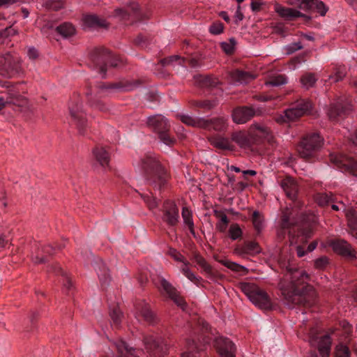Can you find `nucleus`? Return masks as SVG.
I'll return each mask as SVG.
<instances>
[{"instance_id": "f257e3e1", "label": "nucleus", "mask_w": 357, "mask_h": 357, "mask_svg": "<svg viewBox=\"0 0 357 357\" xmlns=\"http://www.w3.org/2000/svg\"><path fill=\"white\" fill-rule=\"evenodd\" d=\"M279 265L284 273L288 286H281L282 294L290 307L303 306L310 307L317 303V294L314 287L307 283L309 275L306 272L294 267L289 261L280 259Z\"/></svg>"}, {"instance_id": "f03ea898", "label": "nucleus", "mask_w": 357, "mask_h": 357, "mask_svg": "<svg viewBox=\"0 0 357 357\" xmlns=\"http://www.w3.org/2000/svg\"><path fill=\"white\" fill-rule=\"evenodd\" d=\"M141 164L148 185L155 191L165 190L168 185L169 174L158 159L151 155H146Z\"/></svg>"}, {"instance_id": "7ed1b4c3", "label": "nucleus", "mask_w": 357, "mask_h": 357, "mask_svg": "<svg viewBox=\"0 0 357 357\" xmlns=\"http://www.w3.org/2000/svg\"><path fill=\"white\" fill-rule=\"evenodd\" d=\"M291 213L287 209L282 212L280 228L278 230V238L280 241L286 238L291 243H298L311 237L312 230L310 228L303 229L291 218Z\"/></svg>"}, {"instance_id": "20e7f679", "label": "nucleus", "mask_w": 357, "mask_h": 357, "mask_svg": "<svg viewBox=\"0 0 357 357\" xmlns=\"http://www.w3.org/2000/svg\"><path fill=\"white\" fill-rule=\"evenodd\" d=\"M137 85H138V82L135 83L128 81H120L114 83L99 82L94 86L90 84L86 94L92 105L101 111H104L105 106L103 104L96 100L95 98H101L114 92L131 91Z\"/></svg>"}, {"instance_id": "39448f33", "label": "nucleus", "mask_w": 357, "mask_h": 357, "mask_svg": "<svg viewBox=\"0 0 357 357\" xmlns=\"http://www.w3.org/2000/svg\"><path fill=\"white\" fill-rule=\"evenodd\" d=\"M90 68L96 70L102 78L105 77L107 67H117L121 59L114 56L107 49L98 47L93 50L90 54Z\"/></svg>"}, {"instance_id": "423d86ee", "label": "nucleus", "mask_w": 357, "mask_h": 357, "mask_svg": "<svg viewBox=\"0 0 357 357\" xmlns=\"http://www.w3.org/2000/svg\"><path fill=\"white\" fill-rule=\"evenodd\" d=\"M146 125L158 139L167 146H172L176 142L168 119L161 114L147 118Z\"/></svg>"}, {"instance_id": "0eeeda50", "label": "nucleus", "mask_w": 357, "mask_h": 357, "mask_svg": "<svg viewBox=\"0 0 357 357\" xmlns=\"http://www.w3.org/2000/svg\"><path fill=\"white\" fill-rule=\"evenodd\" d=\"M324 139L317 132H308L303 136L296 150L299 156L308 162H314L323 145Z\"/></svg>"}, {"instance_id": "6e6552de", "label": "nucleus", "mask_w": 357, "mask_h": 357, "mask_svg": "<svg viewBox=\"0 0 357 357\" xmlns=\"http://www.w3.org/2000/svg\"><path fill=\"white\" fill-rule=\"evenodd\" d=\"M269 130L267 127L255 124L252 126L249 130V134L243 131L233 132L231 135V141L236 143L242 148H250L254 144H257L259 140L268 137Z\"/></svg>"}, {"instance_id": "1a4fd4ad", "label": "nucleus", "mask_w": 357, "mask_h": 357, "mask_svg": "<svg viewBox=\"0 0 357 357\" xmlns=\"http://www.w3.org/2000/svg\"><path fill=\"white\" fill-rule=\"evenodd\" d=\"M239 288L256 306L265 310H270L273 308V303L269 296L256 284L250 282H241Z\"/></svg>"}, {"instance_id": "9d476101", "label": "nucleus", "mask_w": 357, "mask_h": 357, "mask_svg": "<svg viewBox=\"0 0 357 357\" xmlns=\"http://www.w3.org/2000/svg\"><path fill=\"white\" fill-rule=\"evenodd\" d=\"M178 117L185 124L192 127L201 128L207 130L217 132L225 131L227 128V120L224 118H213L206 120L202 118H194L188 114H178Z\"/></svg>"}, {"instance_id": "9b49d317", "label": "nucleus", "mask_w": 357, "mask_h": 357, "mask_svg": "<svg viewBox=\"0 0 357 357\" xmlns=\"http://www.w3.org/2000/svg\"><path fill=\"white\" fill-rule=\"evenodd\" d=\"M113 16L127 25L138 22H142L149 17L148 14L134 1L130 2L126 8L115 9Z\"/></svg>"}, {"instance_id": "f8f14e48", "label": "nucleus", "mask_w": 357, "mask_h": 357, "mask_svg": "<svg viewBox=\"0 0 357 357\" xmlns=\"http://www.w3.org/2000/svg\"><path fill=\"white\" fill-rule=\"evenodd\" d=\"M312 103L305 99H300L292 103L291 107L284 112V114L276 116L275 121L279 123L294 121L310 112Z\"/></svg>"}, {"instance_id": "ddd939ff", "label": "nucleus", "mask_w": 357, "mask_h": 357, "mask_svg": "<svg viewBox=\"0 0 357 357\" xmlns=\"http://www.w3.org/2000/svg\"><path fill=\"white\" fill-rule=\"evenodd\" d=\"M143 342L150 357H165L168 350L167 344L162 340L152 334L143 335Z\"/></svg>"}, {"instance_id": "4468645a", "label": "nucleus", "mask_w": 357, "mask_h": 357, "mask_svg": "<svg viewBox=\"0 0 357 357\" xmlns=\"http://www.w3.org/2000/svg\"><path fill=\"white\" fill-rule=\"evenodd\" d=\"M351 109V100L346 96H342L336 102L331 105L327 114L331 121L339 122L348 115Z\"/></svg>"}, {"instance_id": "2eb2a0df", "label": "nucleus", "mask_w": 357, "mask_h": 357, "mask_svg": "<svg viewBox=\"0 0 357 357\" xmlns=\"http://www.w3.org/2000/svg\"><path fill=\"white\" fill-rule=\"evenodd\" d=\"M330 162L342 172H347L357 176V158L344 153H331Z\"/></svg>"}, {"instance_id": "dca6fc26", "label": "nucleus", "mask_w": 357, "mask_h": 357, "mask_svg": "<svg viewBox=\"0 0 357 357\" xmlns=\"http://www.w3.org/2000/svg\"><path fill=\"white\" fill-rule=\"evenodd\" d=\"M280 185L291 202L289 206L292 208H301L302 203L298 198L299 185L297 181L291 176H286L280 180Z\"/></svg>"}, {"instance_id": "f3484780", "label": "nucleus", "mask_w": 357, "mask_h": 357, "mask_svg": "<svg viewBox=\"0 0 357 357\" xmlns=\"http://www.w3.org/2000/svg\"><path fill=\"white\" fill-rule=\"evenodd\" d=\"M195 84L200 88L205 89L215 96H221L222 83L217 77L211 75H199L194 77Z\"/></svg>"}, {"instance_id": "a211bd4d", "label": "nucleus", "mask_w": 357, "mask_h": 357, "mask_svg": "<svg viewBox=\"0 0 357 357\" xmlns=\"http://www.w3.org/2000/svg\"><path fill=\"white\" fill-rule=\"evenodd\" d=\"M69 110L72 119L77 126L79 134L84 135V130L87 126V123L85 119V113L82 109L78 98L71 100L69 105Z\"/></svg>"}, {"instance_id": "6ab92c4d", "label": "nucleus", "mask_w": 357, "mask_h": 357, "mask_svg": "<svg viewBox=\"0 0 357 357\" xmlns=\"http://www.w3.org/2000/svg\"><path fill=\"white\" fill-rule=\"evenodd\" d=\"M135 317L139 321H144L153 325L157 322V317L151 310L149 303L144 301H138L135 303Z\"/></svg>"}, {"instance_id": "aec40b11", "label": "nucleus", "mask_w": 357, "mask_h": 357, "mask_svg": "<svg viewBox=\"0 0 357 357\" xmlns=\"http://www.w3.org/2000/svg\"><path fill=\"white\" fill-rule=\"evenodd\" d=\"M158 287L162 294H165L170 299H172L175 304L178 307L185 309L186 303L184 299L178 294L176 289L165 279L161 278L159 280Z\"/></svg>"}, {"instance_id": "412c9836", "label": "nucleus", "mask_w": 357, "mask_h": 357, "mask_svg": "<svg viewBox=\"0 0 357 357\" xmlns=\"http://www.w3.org/2000/svg\"><path fill=\"white\" fill-rule=\"evenodd\" d=\"M179 211L176 204L167 200L163 204L162 220L170 227H175L179 222Z\"/></svg>"}, {"instance_id": "4be33fe9", "label": "nucleus", "mask_w": 357, "mask_h": 357, "mask_svg": "<svg viewBox=\"0 0 357 357\" xmlns=\"http://www.w3.org/2000/svg\"><path fill=\"white\" fill-rule=\"evenodd\" d=\"M214 347L220 357H236V346L227 337H215Z\"/></svg>"}, {"instance_id": "5701e85b", "label": "nucleus", "mask_w": 357, "mask_h": 357, "mask_svg": "<svg viewBox=\"0 0 357 357\" xmlns=\"http://www.w3.org/2000/svg\"><path fill=\"white\" fill-rule=\"evenodd\" d=\"M26 104V100L20 94L16 86L10 87L6 94V98L0 97V111L7 105L23 107Z\"/></svg>"}, {"instance_id": "b1692460", "label": "nucleus", "mask_w": 357, "mask_h": 357, "mask_svg": "<svg viewBox=\"0 0 357 357\" xmlns=\"http://www.w3.org/2000/svg\"><path fill=\"white\" fill-rule=\"evenodd\" d=\"M0 66L9 76H13L20 71L19 59L10 53L0 57Z\"/></svg>"}, {"instance_id": "393cba45", "label": "nucleus", "mask_w": 357, "mask_h": 357, "mask_svg": "<svg viewBox=\"0 0 357 357\" xmlns=\"http://www.w3.org/2000/svg\"><path fill=\"white\" fill-rule=\"evenodd\" d=\"M118 357H142V349L130 347L122 339H117L113 342Z\"/></svg>"}, {"instance_id": "a878e982", "label": "nucleus", "mask_w": 357, "mask_h": 357, "mask_svg": "<svg viewBox=\"0 0 357 357\" xmlns=\"http://www.w3.org/2000/svg\"><path fill=\"white\" fill-rule=\"evenodd\" d=\"M193 260L205 272L207 278L210 280L218 282L224 279V275L214 271L212 266L202 256L195 255Z\"/></svg>"}, {"instance_id": "bb28decb", "label": "nucleus", "mask_w": 357, "mask_h": 357, "mask_svg": "<svg viewBox=\"0 0 357 357\" xmlns=\"http://www.w3.org/2000/svg\"><path fill=\"white\" fill-rule=\"evenodd\" d=\"M255 114L256 111L252 107H237L233 110L232 119L235 123L243 124L250 121Z\"/></svg>"}, {"instance_id": "cd10ccee", "label": "nucleus", "mask_w": 357, "mask_h": 357, "mask_svg": "<svg viewBox=\"0 0 357 357\" xmlns=\"http://www.w3.org/2000/svg\"><path fill=\"white\" fill-rule=\"evenodd\" d=\"M174 63L185 66L188 64L192 68H198L199 66V62L195 58L185 59L178 56H171L160 61L162 66H174Z\"/></svg>"}, {"instance_id": "c85d7f7f", "label": "nucleus", "mask_w": 357, "mask_h": 357, "mask_svg": "<svg viewBox=\"0 0 357 357\" xmlns=\"http://www.w3.org/2000/svg\"><path fill=\"white\" fill-rule=\"evenodd\" d=\"M331 245L334 251L348 259L356 258L355 252L351 249L350 244L342 239H335L331 241Z\"/></svg>"}, {"instance_id": "c756f323", "label": "nucleus", "mask_w": 357, "mask_h": 357, "mask_svg": "<svg viewBox=\"0 0 357 357\" xmlns=\"http://www.w3.org/2000/svg\"><path fill=\"white\" fill-rule=\"evenodd\" d=\"M209 141L213 146L222 151H233L235 149V146L228 138L220 135L211 137Z\"/></svg>"}, {"instance_id": "7c9ffc66", "label": "nucleus", "mask_w": 357, "mask_h": 357, "mask_svg": "<svg viewBox=\"0 0 357 357\" xmlns=\"http://www.w3.org/2000/svg\"><path fill=\"white\" fill-rule=\"evenodd\" d=\"M95 264V268L97 271L101 286L102 288H105L110 282L108 269L106 267L105 264L100 258L97 259Z\"/></svg>"}, {"instance_id": "2f4dec72", "label": "nucleus", "mask_w": 357, "mask_h": 357, "mask_svg": "<svg viewBox=\"0 0 357 357\" xmlns=\"http://www.w3.org/2000/svg\"><path fill=\"white\" fill-rule=\"evenodd\" d=\"M232 81L241 84H247L255 78V75L249 72L236 69L230 73Z\"/></svg>"}, {"instance_id": "473e14b6", "label": "nucleus", "mask_w": 357, "mask_h": 357, "mask_svg": "<svg viewBox=\"0 0 357 357\" xmlns=\"http://www.w3.org/2000/svg\"><path fill=\"white\" fill-rule=\"evenodd\" d=\"M84 24L92 28H107L108 23L103 18L95 14L86 15L83 18Z\"/></svg>"}, {"instance_id": "72a5a7b5", "label": "nucleus", "mask_w": 357, "mask_h": 357, "mask_svg": "<svg viewBox=\"0 0 357 357\" xmlns=\"http://www.w3.org/2000/svg\"><path fill=\"white\" fill-rule=\"evenodd\" d=\"M93 154L96 160L101 167L105 168L109 165V155L108 151L104 147H96L93 151Z\"/></svg>"}, {"instance_id": "f704fd0d", "label": "nucleus", "mask_w": 357, "mask_h": 357, "mask_svg": "<svg viewBox=\"0 0 357 357\" xmlns=\"http://www.w3.org/2000/svg\"><path fill=\"white\" fill-rule=\"evenodd\" d=\"M276 12L280 16L287 20H292L303 16V14L300 11L283 6L277 8Z\"/></svg>"}, {"instance_id": "c9c22d12", "label": "nucleus", "mask_w": 357, "mask_h": 357, "mask_svg": "<svg viewBox=\"0 0 357 357\" xmlns=\"http://www.w3.org/2000/svg\"><path fill=\"white\" fill-rule=\"evenodd\" d=\"M109 316L112 321V326L115 328L120 327L123 314L118 305H113L109 307Z\"/></svg>"}, {"instance_id": "e433bc0d", "label": "nucleus", "mask_w": 357, "mask_h": 357, "mask_svg": "<svg viewBox=\"0 0 357 357\" xmlns=\"http://www.w3.org/2000/svg\"><path fill=\"white\" fill-rule=\"evenodd\" d=\"M181 215L183 219V222L188 227L190 234L195 236V225L192 220V212L187 207H183L182 208Z\"/></svg>"}, {"instance_id": "4c0bfd02", "label": "nucleus", "mask_w": 357, "mask_h": 357, "mask_svg": "<svg viewBox=\"0 0 357 357\" xmlns=\"http://www.w3.org/2000/svg\"><path fill=\"white\" fill-rule=\"evenodd\" d=\"M56 31L63 38H68L75 33V26L70 22H63L56 28Z\"/></svg>"}, {"instance_id": "58836bf2", "label": "nucleus", "mask_w": 357, "mask_h": 357, "mask_svg": "<svg viewBox=\"0 0 357 357\" xmlns=\"http://www.w3.org/2000/svg\"><path fill=\"white\" fill-rule=\"evenodd\" d=\"M215 260L233 271L242 274H244L247 272V269L244 266H241L235 262L231 261L227 259H218L216 257Z\"/></svg>"}, {"instance_id": "ea45409f", "label": "nucleus", "mask_w": 357, "mask_h": 357, "mask_svg": "<svg viewBox=\"0 0 357 357\" xmlns=\"http://www.w3.org/2000/svg\"><path fill=\"white\" fill-rule=\"evenodd\" d=\"M52 268L54 272L61 274L64 278L63 281V286L65 289L68 291L67 294H70V291L73 289V285L66 272H65L59 264L55 265Z\"/></svg>"}, {"instance_id": "a19ab883", "label": "nucleus", "mask_w": 357, "mask_h": 357, "mask_svg": "<svg viewBox=\"0 0 357 357\" xmlns=\"http://www.w3.org/2000/svg\"><path fill=\"white\" fill-rule=\"evenodd\" d=\"M253 226L259 234L264 227V218L259 211H255L251 215Z\"/></svg>"}, {"instance_id": "79ce46f5", "label": "nucleus", "mask_w": 357, "mask_h": 357, "mask_svg": "<svg viewBox=\"0 0 357 357\" xmlns=\"http://www.w3.org/2000/svg\"><path fill=\"white\" fill-rule=\"evenodd\" d=\"M185 344L187 351L182 354L181 357H197V354L200 349L198 348L195 341L188 339Z\"/></svg>"}, {"instance_id": "37998d69", "label": "nucleus", "mask_w": 357, "mask_h": 357, "mask_svg": "<svg viewBox=\"0 0 357 357\" xmlns=\"http://www.w3.org/2000/svg\"><path fill=\"white\" fill-rule=\"evenodd\" d=\"M54 248L50 245L43 247L41 250L38 251L35 259V263H45L47 261L46 255H51L54 251Z\"/></svg>"}, {"instance_id": "c03bdc74", "label": "nucleus", "mask_w": 357, "mask_h": 357, "mask_svg": "<svg viewBox=\"0 0 357 357\" xmlns=\"http://www.w3.org/2000/svg\"><path fill=\"white\" fill-rule=\"evenodd\" d=\"M243 252L248 254H256L260 252V248L258 243L255 241H245L241 247Z\"/></svg>"}, {"instance_id": "a18cd8bd", "label": "nucleus", "mask_w": 357, "mask_h": 357, "mask_svg": "<svg viewBox=\"0 0 357 357\" xmlns=\"http://www.w3.org/2000/svg\"><path fill=\"white\" fill-rule=\"evenodd\" d=\"M315 0H287L289 5L298 7L300 9L307 10L312 8V4Z\"/></svg>"}, {"instance_id": "49530a36", "label": "nucleus", "mask_w": 357, "mask_h": 357, "mask_svg": "<svg viewBox=\"0 0 357 357\" xmlns=\"http://www.w3.org/2000/svg\"><path fill=\"white\" fill-rule=\"evenodd\" d=\"M315 199L320 206H325L331 202H334V196L332 194L319 193L316 195Z\"/></svg>"}, {"instance_id": "de8ad7c7", "label": "nucleus", "mask_w": 357, "mask_h": 357, "mask_svg": "<svg viewBox=\"0 0 357 357\" xmlns=\"http://www.w3.org/2000/svg\"><path fill=\"white\" fill-rule=\"evenodd\" d=\"M287 83V78L283 75H277L271 76L269 79L266 82L268 85L273 86H278Z\"/></svg>"}, {"instance_id": "09e8293b", "label": "nucleus", "mask_w": 357, "mask_h": 357, "mask_svg": "<svg viewBox=\"0 0 357 357\" xmlns=\"http://www.w3.org/2000/svg\"><path fill=\"white\" fill-rule=\"evenodd\" d=\"M317 81V78L312 73H305L301 78L303 86L307 89L314 86Z\"/></svg>"}, {"instance_id": "8fccbe9b", "label": "nucleus", "mask_w": 357, "mask_h": 357, "mask_svg": "<svg viewBox=\"0 0 357 357\" xmlns=\"http://www.w3.org/2000/svg\"><path fill=\"white\" fill-rule=\"evenodd\" d=\"M242 234L243 231L238 224L234 223L230 225L229 229V234L232 240L235 241L241 238Z\"/></svg>"}, {"instance_id": "3c124183", "label": "nucleus", "mask_w": 357, "mask_h": 357, "mask_svg": "<svg viewBox=\"0 0 357 357\" xmlns=\"http://www.w3.org/2000/svg\"><path fill=\"white\" fill-rule=\"evenodd\" d=\"M192 105L204 110H209L215 105L214 100H195Z\"/></svg>"}, {"instance_id": "603ef678", "label": "nucleus", "mask_w": 357, "mask_h": 357, "mask_svg": "<svg viewBox=\"0 0 357 357\" xmlns=\"http://www.w3.org/2000/svg\"><path fill=\"white\" fill-rule=\"evenodd\" d=\"M350 351L349 348L342 343L337 344L335 350V357H349Z\"/></svg>"}, {"instance_id": "864d4df0", "label": "nucleus", "mask_w": 357, "mask_h": 357, "mask_svg": "<svg viewBox=\"0 0 357 357\" xmlns=\"http://www.w3.org/2000/svg\"><path fill=\"white\" fill-rule=\"evenodd\" d=\"M236 45V40L234 38H230L229 42L222 43L221 47L225 53L231 54L234 51Z\"/></svg>"}, {"instance_id": "5fc2aeb1", "label": "nucleus", "mask_w": 357, "mask_h": 357, "mask_svg": "<svg viewBox=\"0 0 357 357\" xmlns=\"http://www.w3.org/2000/svg\"><path fill=\"white\" fill-rule=\"evenodd\" d=\"M345 76V69L344 67H340L336 69V72L334 75L329 76L328 80L331 82H337L343 79Z\"/></svg>"}, {"instance_id": "6e6d98bb", "label": "nucleus", "mask_w": 357, "mask_h": 357, "mask_svg": "<svg viewBox=\"0 0 357 357\" xmlns=\"http://www.w3.org/2000/svg\"><path fill=\"white\" fill-rule=\"evenodd\" d=\"M317 245V242H315V241L312 242L310 245H307V250H305L303 246L298 245L296 247L297 255L299 257L304 256L307 252L313 251L316 248Z\"/></svg>"}, {"instance_id": "4d7b16f0", "label": "nucleus", "mask_w": 357, "mask_h": 357, "mask_svg": "<svg viewBox=\"0 0 357 357\" xmlns=\"http://www.w3.org/2000/svg\"><path fill=\"white\" fill-rule=\"evenodd\" d=\"M142 197L150 208H154L158 206V200L155 197L149 195H142Z\"/></svg>"}, {"instance_id": "13d9d810", "label": "nucleus", "mask_w": 357, "mask_h": 357, "mask_svg": "<svg viewBox=\"0 0 357 357\" xmlns=\"http://www.w3.org/2000/svg\"><path fill=\"white\" fill-rule=\"evenodd\" d=\"M149 43L148 38L142 34L139 35L135 40V44L142 48H146Z\"/></svg>"}, {"instance_id": "bf43d9fd", "label": "nucleus", "mask_w": 357, "mask_h": 357, "mask_svg": "<svg viewBox=\"0 0 357 357\" xmlns=\"http://www.w3.org/2000/svg\"><path fill=\"white\" fill-rule=\"evenodd\" d=\"M313 6H315L317 12L319 13L320 15L322 16L325 15L326 12L328 11V8L324 3L323 1H318L315 0L314 2L312 4V8L313 7Z\"/></svg>"}, {"instance_id": "052dcab7", "label": "nucleus", "mask_w": 357, "mask_h": 357, "mask_svg": "<svg viewBox=\"0 0 357 357\" xmlns=\"http://www.w3.org/2000/svg\"><path fill=\"white\" fill-rule=\"evenodd\" d=\"M224 26L221 22H215L210 26V32L213 34H220L223 31Z\"/></svg>"}, {"instance_id": "680f3d73", "label": "nucleus", "mask_w": 357, "mask_h": 357, "mask_svg": "<svg viewBox=\"0 0 357 357\" xmlns=\"http://www.w3.org/2000/svg\"><path fill=\"white\" fill-rule=\"evenodd\" d=\"M47 6L52 10H59L63 6V3L61 0H51L47 2Z\"/></svg>"}, {"instance_id": "e2e57ef3", "label": "nucleus", "mask_w": 357, "mask_h": 357, "mask_svg": "<svg viewBox=\"0 0 357 357\" xmlns=\"http://www.w3.org/2000/svg\"><path fill=\"white\" fill-rule=\"evenodd\" d=\"M328 264V259L326 257H321L314 261V266L318 269H324Z\"/></svg>"}, {"instance_id": "0e129e2a", "label": "nucleus", "mask_w": 357, "mask_h": 357, "mask_svg": "<svg viewBox=\"0 0 357 357\" xmlns=\"http://www.w3.org/2000/svg\"><path fill=\"white\" fill-rule=\"evenodd\" d=\"M169 255L171 257H172L175 260L178 261H181L183 263L185 261L184 257L175 249H170Z\"/></svg>"}, {"instance_id": "69168bd1", "label": "nucleus", "mask_w": 357, "mask_h": 357, "mask_svg": "<svg viewBox=\"0 0 357 357\" xmlns=\"http://www.w3.org/2000/svg\"><path fill=\"white\" fill-rule=\"evenodd\" d=\"M303 48L302 45L300 43H294L287 47V53L288 54H293L297 50H301Z\"/></svg>"}, {"instance_id": "338daca9", "label": "nucleus", "mask_w": 357, "mask_h": 357, "mask_svg": "<svg viewBox=\"0 0 357 357\" xmlns=\"http://www.w3.org/2000/svg\"><path fill=\"white\" fill-rule=\"evenodd\" d=\"M15 33V30L11 27H7L4 29L0 30V38H7Z\"/></svg>"}, {"instance_id": "774afa93", "label": "nucleus", "mask_w": 357, "mask_h": 357, "mask_svg": "<svg viewBox=\"0 0 357 357\" xmlns=\"http://www.w3.org/2000/svg\"><path fill=\"white\" fill-rule=\"evenodd\" d=\"M349 227L357 225V218L354 212H349L347 214Z\"/></svg>"}]
</instances>
